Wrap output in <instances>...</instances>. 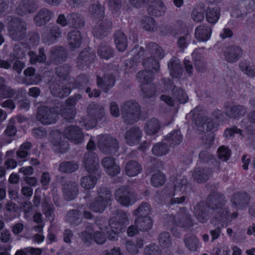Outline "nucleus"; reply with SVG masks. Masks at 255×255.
<instances>
[{
	"mask_svg": "<svg viewBox=\"0 0 255 255\" xmlns=\"http://www.w3.org/2000/svg\"><path fill=\"white\" fill-rule=\"evenodd\" d=\"M64 136L75 144H79L84 141V135L82 129L77 126L67 127L64 132Z\"/></svg>",
	"mask_w": 255,
	"mask_h": 255,
	"instance_id": "8",
	"label": "nucleus"
},
{
	"mask_svg": "<svg viewBox=\"0 0 255 255\" xmlns=\"http://www.w3.org/2000/svg\"><path fill=\"white\" fill-rule=\"evenodd\" d=\"M148 48L150 50L153 58L147 59L143 62L144 67L152 68V71L158 70L159 65L158 60L161 59L163 57L162 49L160 47L155 43H150L148 45Z\"/></svg>",
	"mask_w": 255,
	"mask_h": 255,
	"instance_id": "5",
	"label": "nucleus"
},
{
	"mask_svg": "<svg viewBox=\"0 0 255 255\" xmlns=\"http://www.w3.org/2000/svg\"><path fill=\"white\" fill-rule=\"evenodd\" d=\"M211 29L205 25H200L196 28L195 32V37L200 41L208 40L211 35Z\"/></svg>",
	"mask_w": 255,
	"mask_h": 255,
	"instance_id": "18",
	"label": "nucleus"
},
{
	"mask_svg": "<svg viewBox=\"0 0 255 255\" xmlns=\"http://www.w3.org/2000/svg\"><path fill=\"white\" fill-rule=\"evenodd\" d=\"M230 250L228 246H223L215 248L212 255H229Z\"/></svg>",
	"mask_w": 255,
	"mask_h": 255,
	"instance_id": "60",
	"label": "nucleus"
},
{
	"mask_svg": "<svg viewBox=\"0 0 255 255\" xmlns=\"http://www.w3.org/2000/svg\"><path fill=\"white\" fill-rule=\"evenodd\" d=\"M115 82V79L111 75L104 77V79L100 77H98L97 79V84L98 87L105 91H107L109 89L112 88L114 85Z\"/></svg>",
	"mask_w": 255,
	"mask_h": 255,
	"instance_id": "30",
	"label": "nucleus"
},
{
	"mask_svg": "<svg viewBox=\"0 0 255 255\" xmlns=\"http://www.w3.org/2000/svg\"><path fill=\"white\" fill-rule=\"evenodd\" d=\"M249 202V197L245 193L236 194L232 199V203L237 208H242L247 205Z\"/></svg>",
	"mask_w": 255,
	"mask_h": 255,
	"instance_id": "23",
	"label": "nucleus"
},
{
	"mask_svg": "<svg viewBox=\"0 0 255 255\" xmlns=\"http://www.w3.org/2000/svg\"><path fill=\"white\" fill-rule=\"evenodd\" d=\"M192 18L195 21L201 22L204 18V9L201 6L196 7L192 12Z\"/></svg>",
	"mask_w": 255,
	"mask_h": 255,
	"instance_id": "44",
	"label": "nucleus"
},
{
	"mask_svg": "<svg viewBox=\"0 0 255 255\" xmlns=\"http://www.w3.org/2000/svg\"><path fill=\"white\" fill-rule=\"evenodd\" d=\"M13 95V90L7 85L5 80L3 78L0 77V98L3 99Z\"/></svg>",
	"mask_w": 255,
	"mask_h": 255,
	"instance_id": "29",
	"label": "nucleus"
},
{
	"mask_svg": "<svg viewBox=\"0 0 255 255\" xmlns=\"http://www.w3.org/2000/svg\"><path fill=\"white\" fill-rule=\"evenodd\" d=\"M168 68L171 75L173 77H177L182 73L180 61L178 59H171L168 63Z\"/></svg>",
	"mask_w": 255,
	"mask_h": 255,
	"instance_id": "33",
	"label": "nucleus"
},
{
	"mask_svg": "<svg viewBox=\"0 0 255 255\" xmlns=\"http://www.w3.org/2000/svg\"><path fill=\"white\" fill-rule=\"evenodd\" d=\"M135 225L140 231H147L152 226V220L150 217L136 218L135 220Z\"/></svg>",
	"mask_w": 255,
	"mask_h": 255,
	"instance_id": "27",
	"label": "nucleus"
},
{
	"mask_svg": "<svg viewBox=\"0 0 255 255\" xmlns=\"http://www.w3.org/2000/svg\"><path fill=\"white\" fill-rule=\"evenodd\" d=\"M69 71V68L68 66H61L57 69L56 73L58 76L62 77L67 75Z\"/></svg>",
	"mask_w": 255,
	"mask_h": 255,
	"instance_id": "64",
	"label": "nucleus"
},
{
	"mask_svg": "<svg viewBox=\"0 0 255 255\" xmlns=\"http://www.w3.org/2000/svg\"><path fill=\"white\" fill-rule=\"evenodd\" d=\"M141 171L139 164L135 161L128 162L126 165V174L131 177L137 175Z\"/></svg>",
	"mask_w": 255,
	"mask_h": 255,
	"instance_id": "25",
	"label": "nucleus"
},
{
	"mask_svg": "<svg viewBox=\"0 0 255 255\" xmlns=\"http://www.w3.org/2000/svg\"><path fill=\"white\" fill-rule=\"evenodd\" d=\"M36 117L42 124L49 125L56 122L57 113H38Z\"/></svg>",
	"mask_w": 255,
	"mask_h": 255,
	"instance_id": "22",
	"label": "nucleus"
},
{
	"mask_svg": "<svg viewBox=\"0 0 255 255\" xmlns=\"http://www.w3.org/2000/svg\"><path fill=\"white\" fill-rule=\"evenodd\" d=\"M102 164L106 173L109 175L115 176L120 173L121 168L114 158L105 157L103 160Z\"/></svg>",
	"mask_w": 255,
	"mask_h": 255,
	"instance_id": "13",
	"label": "nucleus"
},
{
	"mask_svg": "<svg viewBox=\"0 0 255 255\" xmlns=\"http://www.w3.org/2000/svg\"><path fill=\"white\" fill-rule=\"evenodd\" d=\"M53 15V13L48 9L43 8L39 10L34 17V21L37 25L41 26L49 21Z\"/></svg>",
	"mask_w": 255,
	"mask_h": 255,
	"instance_id": "17",
	"label": "nucleus"
},
{
	"mask_svg": "<svg viewBox=\"0 0 255 255\" xmlns=\"http://www.w3.org/2000/svg\"><path fill=\"white\" fill-rule=\"evenodd\" d=\"M134 214L137 217L136 218L149 217V215L151 214V207L146 203H142L135 210Z\"/></svg>",
	"mask_w": 255,
	"mask_h": 255,
	"instance_id": "35",
	"label": "nucleus"
},
{
	"mask_svg": "<svg viewBox=\"0 0 255 255\" xmlns=\"http://www.w3.org/2000/svg\"><path fill=\"white\" fill-rule=\"evenodd\" d=\"M38 7V4L34 0H23L16 8V12L19 15H24L27 13H32Z\"/></svg>",
	"mask_w": 255,
	"mask_h": 255,
	"instance_id": "11",
	"label": "nucleus"
},
{
	"mask_svg": "<svg viewBox=\"0 0 255 255\" xmlns=\"http://www.w3.org/2000/svg\"><path fill=\"white\" fill-rule=\"evenodd\" d=\"M141 25L143 28L148 31H154L157 28L154 20L151 17H146L143 19Z\"/></svg>",
	"mask_w": 255,
	"mask_h": 255,
	"instance_id": "46",
	"label": "nucleus"
},
{
	"mask_svg": "<svg viewBox=\"0 0 255 255\" xmlns=\"http://www.w3.org/2000/svg\"><path fill=\"white\" fill-rule=\"evenodd\" d=\"M141 137V131L137 128H133L128 130L125 136L126 142L130 145L137 144Z\"/></svg>",
	"mask_w": 255,
	"mask_h": 255,
	"instance_id": "14",
	"label": "nucleus"
},
{
	"mask_svg": "<svg viewBox=\"0 0 255 255\" xmlns=\"http://www.w3.org/2000/svg\"><path fill=\"white\" fill-rule=\"evenodd\" d=\"M79 212L80 215L76 211L73 210L70 211L67 215V221L71 223L76 224L79 222L81 214H83L84 217L87 219H91L92 217L91 213L89 211H87L85 208H81Z\"/></svg>",
	"mask_w": 255,
	"mask_h": 255,
	"instance_id": "16",
	"label": "nucleus"
},
{
	"mask_svg": "<svg viewBox=\"0 0 255 255\" xmlns=\"http://www.w3.org/2000/svg\"><path fill=\"white\" fill-rule=\"evenodd\" d=\"M174 100L166 95H162L161 100L169 106H173L174 101L179 102L181 104H184L188 101V96L185 91L181 88L175 87L173 90Z\"/></svg>",
	"mask_w": 255,
	"mask_h": 255,
	"instance_id": "7",
	"label": "nucleus"
},
{
	"mask_svg": "<svg viewBox=\"0 0 255 255\" xmlns=\"http://www.w3.org/2000/svg\"><path fill=\"white\" fill-rule=\"evenodd\" d=\"M115 43L117 49L120 51H124L127 46V39L125 34L121 31L115 34Z\"/></svg>",
	"mask_w": 255,
	"mask_h": 255,
	"instance_id": "36",
	"label": "nucleus"
},
{
	"mask_svg": "<svg viewBox=\"0 0 255 255\" xmlns=\"http://www.w3.org/2000/svg\"><path fill=\"white\" fill-rule=\"evenodd\" d=\"M78 165L72 162L62 163L59 168L60 171L62 172L71 173L78 169Z\"/></svg>",
	"mask_w": 255,
	"mask_h": 255,
	"instance_id": "42",
	"label": "nucleus"
},
{
	"mask_svg": "<svg viewBox=\"0 0 255 255\" xmlns=\"http://www.w3.org/2000/svg\"><path fill=\"white\" fill-rule=\"evenodd\" d=\"M230 152L227 147L224 146H221L218 149V156L223 160H227L230 156Z\"/></svg>",
	"mask_w": 255,
	"mask_h": 255,
	"instance_id": "58",
	"label": "nucleus"
},
{
	"mask_svg": "<svg viewBox=\"0 0 255 255\" xmlns=\"http://www.w3.org/2000/svg\"><path fill=\"white\" fill-rule=\"evenodd\" d=\"M111 26L110 22L107 20H100L93 29V32L96 36H102L104 32L108 30Z\"/></svg>",
	"mask_w": 255,
	"mask_h": 255,
	"instance_id": "26",
	"label": "nucleus"
},
{
	"mask_svg": "<svg viewBox=\"0 0 255 255\" xmlns=\"http://www.w3.org/2000/svg\"><path fill=\"white\" fill-rule=\"evenodd\" d=\"M165 181V178L163 173L158 172L153 175L151 182L155 187H158L162 185Z\"/></svg>",
	"mask_w": 255,
	"mask_h": 255,
	"instance_id": "43",
	"label": "nucleus"
},
{
	"mask_svg": "<svg viewBox=\"0 0 255 255\" xmlns=\"http://www.w3.org/2000/svg\"><path fill=\"white\" fill-rule=\"evenodd\" d=\"M127 251L131 255H134L138 252L136 246L130 241H127L126 245Z\"/></svg>",
	"mask_w": 255,
	"mask_h": 255,
	"instance_id": "62",
	"label": "nucleus"
},
{
	"mask_svg": "<svg viewBox=\"0 0 255 255\" xmlns=\"http://www.w3.org/2000/svg\"><path fill=\"white\" fill-rule=\"evenodd\" d=\"M99 230L94 232V229L91 227H88L86 230L82 233L81 238L82 240L86 242H91L93 239L95 241L99 244H103L106 240L105 233L106 232L110 240H116L118 239V233H120L124 225L116 221L115 218H112L109 222V228L104 226L100 223H98Z\"/></svg>",
	"mask_w": 255,
	"mask_h": 255,
	"instance_id": "2",
	"label": "nucleus"
},
{
	"mask_svg": "<svg viewBox=\"0 0 255 255\" xmlns=\"http://www.w3.org/2000/svg\"><path fill=\"white\" fill-rule=\"evenodd\" d=\"M174 222L178 227H188L192 225L190 218L187 216H184L181 218L179 217V216L178 215L175 217Z\"/></svg>",
	"mask_w": 255,
	"mask_h": 255,
	"instance_id": "48",
	"label": "nucleus"
},
{
	"mask_svg": "<svg viewBox=\"0 0 255 255\" xmlns=\"http://www.w3.org/2000/svg\"><path fill=\"white\" fill-rule=\"evenodd\" d=\"M81 34L78 30H73L69 33L68 41L71 49H75L80 45Z\"/></svg>",
	"mask_w": 255,
	"mask_h": 255,
	"instance_id": "28",
	"label": "nucleus"
},
{
	"mask_svg": "<svg viewBox=\"0 0 255 255\" xmlns=\"http://www.w3.org/2000/svg\"><path fill=\"white\" fill-rule=\"evenodd\" d=\"M225 59L229 63H235L241 57L242 54V49L237 46H228L223 50Z\"/></svg>",
	"mask_w": 255,
	"mask_h": 255,
	"instance_id": "10",
	"label": "nucleus"
},
{
	"mask_svg": "<svg viewBox=\"0 0 255 255\" xmlns=\"http://www.w3.org/2000/svg\"><path fill=\"white\" fill-rule=\"evenodd\" d=\"M240 70L246 75L251 78L255 77V65L248 60L241 61L239 63Z\"/></svg>",
	"mask_w": 255,
	"mask_h": 255,
	"instance_id": "20",
	"label": "nucleus"
},
{
	"mask_svg": "<svg viewBox=\"0 0 255 255\" xmlns=\"http://www.w3.org/2000/svg\"><path fill=\"white\" fill-rule=\"evenodd\" d=\"M137 78L141 80L143 79L145 82H148L152 79V74L151 72L142 71L138 73Z\"/></svg>",
	"mask_w": 255,
	"mask_h": 255,
	"instance_id": "61",
	"label": "nucleus"
},
{
	"mask_svg": "<svg viewBox=\"0 0 255 255\" xmlns=\"http://www.w3.org/2000/svg\"><path fill=\"white\" fill-rule=\"evenodd\" d=\"M78 192L77 185L75 183L65 184L64 186V194L65 198L72 200L75 198Z\"/></svg>",
	"mask_w": 255,
	"mask_h": 255,
	"instance_id": "24",
	"label": "nucleus"
},
{
	"mask_svg": "<svg viewBox=\"0 0 255 255\" xmlns=\"http://www.w3.org/2000/svg\"><path fill=\"white\" fill-rule=\"evenodd\" d=\"M92 174L83 177L81 184L85 189H92L95 186L99 174L98 172L91 173Z\"/></svg>",
	"mask_w": 255,
	"mask_h": 255,
	"instance_id": "21",
	"label": "nucleus"
},
{
	"mask_svg": "<svg viewBox=\"0 0 255 255\" xmlns=\"http://www.w3.org/2000/svg\"><path fill=\"white\" fill-rule=\"evenodd\" d=\"M98 145L100 149L105 153H111L113 148H116L118 145V141L107 135H101L98 136Z\"/></svg>",
	"mask_w": 255,
	"mask_h": 255,
	"instance_id": "9",
	"label": "nucleus"
},
{
	"mask_svg": "<svg viewBox=\"0 0 255 255\" xmlns=\"http://www.w3.org/2000/svg\"><path fill=\"white\" fill-rule=\"evenodd\" d=\"M29 55L30 58V62L31 64H34L37 62H42L45 60V56L42 49L39 50V56H36L35 53L31 51L29 52Z\"/></svg>",
	"mask_w": 255,
	"mask_h": 255,
	"instance_id": "50",
	"label": "nucleus"
},
{
	"mask_svg": "<svg viewBox=\"0 0 255 255\" xmlns=\"http://www.w3.org/2000/svg\"><path fill=\"white\" fill-rule=\"evenodd\" d=\"M140 107L137 103L133 101H128L121 106V110L123 112H137L140 110Z\"/></svg>",
	"mask_w": 255,
	"mask_h": 255,
	"instance_id": "41",
	"label": "nucleus"
},
{
	"mask_svg": "<svg viewBox=\"0 0 255 255\" xmlns=\"http://www.w3.org/2000/svg\"><path fill=\"white\" fill-rule=\"evenodd\" d=\"M90 11L93 13L95 17H97L99 18L103 17L104 14L103 7L98 4L93 5L90 7Z\"/></svg>",
	"mask_w": 255,
	"mask_h": 255,
	"instance_id": "54",
	"label": "nucleus"
},
{
	"mask_svg": "<svg viewBox=\"0 0 255 255\" xmlns=\"http://www.w3.org/2000/svg\"><path fill=\"white\" fill-rule=\"evenodd\" d=\"M165 9L164 3L159 0L153 2L148 10L152 15L159 16L162 15L165 12Z\"/></svg>",
	"mask_w": 255,
	"mask_h": 255,
	"instance_id": "32",
	"label": "nucleus"
},
{
	"mask_svg": "<svg viewBox=\"0 0 255 255\" xmlns=\"http://www.w3.org/2000/svg\"><path fill=\"white\" fill-rule=\"evenodd\" d=\"M225 108L226 111L231 112H240L245 110L243 106L235 105L232 102L226 103L225 104Z\"/></svg>",
	"mask_w": 255,
	"mask_h": 255,
	"instance_id": "56",
	"label": "nucleus"
},
{
	"mask_svg": "<svg viewBox=\"0 0 255 255\" xmlns=\"http://www.w3.org/2000/svg\"><path fill=\"white\" fill-rule=\"evenodd\" d=\"M80 123H83L82 126H84L87 129H89L96 126L97 121L93 118L92 115L88 114L86 118L82 119Z\"/></svg>",
	"mask_w": 255,
	"mask_h": 255,
	"instance_id": "45",
	"label": "nucleus"
},
{
	"mask_svg": "<svg viewBox=\"0 0 255 255\" xmlns=\"http://www.w3.org/2000/svg\"><path fill=\"white\" fill-rule=\"evenodd\" d=\"M224 197L222 196H219L218 198H214L211 208L210 209L209 212L212 214L211 223L217 227L216 229L210 231L213 241L219 237L220 228L228 226L233 219L237 217V214L235 212L231 215L229 214L228 209L224 206Z\"/></svg>",
	"mask_w": 255,
	"mask_h": 255,
	"instance_id": "1",
	"label": "nucleus"
},
{
	"mask_svg": "<svg viewBox=\"0 0 255 255\" xmlns=\"http://www.w3.org/2000/svg\"><path fill=\"white\" fill-rule=\"evenodd\" d=\"M220 16V9L218 7H210L206 12V19L211 23H216Z\"/></svg>",
	"mask_w": 255,
	"mask_h": 255,
	"instance_id": "34",
	"label": "nucleus"
},
{
	"mask_svg": "<svg viewBox=\"0 0 255 255\" xmlns=\"http://www.w3.org/2000/svg\"><path fill=\"white\" fill-rule=\"evenodd\" d=\"M184 243L186 248L191 252L197 251L200 246L198 239L193 236L186 238Z\"/></svg>",
	"mask_w": 255,
	"mask_h": 255,
	"instance_id": "38",
	"label": "nucleus"
},
{
	"mask_svg": "<svg viewBox=\"0 0 255 255\" xmlns=\"http://www.w3.org/2000/svg\"><path fill=\"white\" fill-rule=\"evenodd\" d=\"M98 54L102 58L108 59L112 56L113 53L110 47L105 46L98 50Z\"/></svg>",
	"mask_w": 255,
	"mask_h": 255,
	"instance_id": "57",
	"label": "nucleus"
},
{
	"mask_svg": "<svg viewBox=\"0 0 255 255\" xmlns=\"http://www.w3.org/2000/svg\"><path fill=\"white\" fill-rule=\"evenodd\" d=\"M145 253L148 255H160V252L158 247L154 244H151L146 247Z\"/></svg>",
	"mask_w": 255,
	"mask_h": 255,
	"instance_id": "59",
	"label": "nucleus"
},
{
	"mask_svg": "<svg viewBox=\"0 0 255 255\" xmlns=\"http://www.w3.org/2000/svg\"><path fill=\"white\" fill-rule=\"evenodd\" d=\"M61 32L57 26H54L50 31L45 32L43 34V39L45 43H50L55 41L61 37Z\"/></svg>",
	"mask_w": 255,
	"mask_h": 255,
	"instance_id": "19",
	"label": "nucleus"
},
{
	"mask_svg": "<svg viewBox=\"0 0 255 255\" xmlns=\"http://www.w3.org/2000/svg\"><path fill=\"white\" fill-rule=\"evenodd\" d=\"M26 30L25 23L18 18H12L8 25L10 36L14 40H19L23 36Z\"/></svg>",
	"mask_w": 255,
	"mask_h": 255,
	"instance_id": "6",
	"label": "nucleus"
},
{
	"mask_svg": "<svg viewBox=\"0 0 255 255\" xmlns=\"http://www.w3.org/2000/svg\"><path fill=\"white\" fill-rule=\"evenodd\" d=\"M152 152L155 155L161 156L168 152V148L163 143H157L153 147Z\"/></svg>",
	"mask_w": 255,
	"mask_h": 255,
	"instance_id": "49",
	"label": "nucleus"
},
{
	"mask_svg": "<svg viewBox=\"0 0 255 255\" xmlns=\"http://www.w3.org/2000/svg\"><path fill=\"white\" fill-rule=\"evenodd\" d=\"M160 128L159 121L156 119H151L146 125L145 131L148 134H154L156 133Z\"/></svg>",
	"mask_w": 255,
	"mask_h": 255,
	"instance_id": "37",
	"label": "nucleus"
},
{
	"mask_svg": "<svg viewBox=\"0 0 255 255\" xmlns=\"http://www.w3.org/2000/svg\"><path fill=\"white\" fill-rule=\"evenodd\" d=\"M159 242L162 248L168 247L170 245L169 234L167 232L161 233L159 236Z\"/></svg>",
	"mask_w": 255,
	"mask_h": 255,
	"instance_id": "52",
	"label": "nucleus"
},
{
	"mask_svg": "<svg viewBox=\"0 0 255 255\" xmlns=\"http://www.w3.org/2000/svg\"><path fill=\"white\" fill-rule=\"evenodd\" d=\"M68 24L78 27L83 26L84 22L82 16L77 13H73L68 16Z\"/></svg>",
	"mask_w": 255,
	"mask_h": 255,
	"instance_id": "39",
	"label": "nucleus"
},
{
	"mask_svg": "<svg viewBox=\"0 0 255 255\" xmlns=\"http://www.w3.org/2000/svg\"><path fill=\"white\" fill-rule=\"evenodd\" d=\"M99 194V197L90 203L88 208L95 212L101 213L112 199V195L109 190L105 188L100 189Z\"/></svg>",
	"mask_w": 255,
	"mask_h": 255,
	"instance_id": "3",
	"label": "nucleus"
},
{
	"mask_svg": "<svg viewBox=\"0 0 255 255\" xmlns=\"http://www.w3.org/2000/svg\"><path fill=\"white\" fill-rule=\"evenodd\" d=\"M174 191L177 193L183 192L185 191L187 185V179L179 177L173 182Z\"/></svg>",
	"mask_w": 255,
	"mask_h": 255,
	"instance_id": "40",
	"label": "nucleus"
},
{
	"mask_svg": "<svg viewBox=\"0 0 255 255\" xmlns=\"http://www.w3.org/2000/svg\"><path fill=\"white\" fill-rule=\"evenodd\" d=\"M115 197L118 203L125 206L132 205L136 200L135 194L128 186L118 188L115 192Z\"/></svg>",
	"mask_w": 255,
	"mask_h": 255,
	"instance_id": "4",
	"label": "nucleus"
},
{
	"mask_svg": "<svg viewBox=\"0 0 255 255\" xmlns=\"http://www.w3.org/2000/svg\"><path fill=\"white\" fill-rule=\"evenodd\" d=\"M192 116L194 119L196 118L198 119L195 120V124L200 128L199 130L203 131L205 130L208 131L211 130L214 128V126L212 119H204L200 116L199 114L197 113H194Z\"/></svg>",
	"mask_w": 255,
	"mask_h": 255,
	"instance_id": "15",
	"label": "nucleus"
},
{
	"mask_svg": "<svg viewBox=\"0 0 255 255\" xmlns=\"http://www.w3.org/2000/svg\"><path fill=\"white\" fill-rule=\"evenodd\" d=\"M194 213L196 217L200 222L205 223L207 221L208 212L202 204H199L195 206Z\"/></svg>",
	"mask_w": 255,
	"mask_h": 255,
	"instance_id": "31",
	"label": "nucleus"
},
{
	"mask_svg": "<svg viewBox=\"0 0 255 255\" xmlns=\"http://www.w3.org/2000/svg\"><path fill=\"white\" fill-rule=\"evenodd\" d=\"M235 133L242 134V131L240 129H238L234 127L227 129L224 132V135L227 137H231Z\"/></svg>",
	"mask_w": 255,
	"mask_h": 255,
	"instance_id": "63",
	"label": "nucleus"
},
{
	"mask_svg": "<svg viewBox=\"0 0 255 255\" xmlns=\"http://www.w3.org/2000/svg\"><path fill=\"white\" fill-rule=\"evenodd\" d=\"M190 39V36L188 33L184 34L183 35L181 36L177 41L178 47L181 50L185 48L189 43Z\"/></svg>",
	"mask_w": 255,
	"mask_h": 255,
	"instance_id": "55",
	"label": "nucleus"
},
{
	"mask_svg": "<svg viewBox=\"0 0 255 255\" xmlns=\"http://www.w3.org/2000/svg\"><path fill=\"white\" fill-rule=\"evenodd\" d=\"M98 161L96 155L91 151H89L84 156V166L89 173L97 172Z\"/></svg>",
	"mask_w": 255,
	"mask_h": 255,
	"instance_id": "12",
	"label": "nucleus"
},
{
	"mask_svg": "<svg viewBox=\"0 0 255 255\" xmlns=\"http://www.w3.org/2000/svg\"><path fill=\"white\" fill-rule=\"evenodd\" d=\"M31 146V143L29 142H25L22 144L16 153L17 157L20 158H24L27 157L28 155V151L30 149Z\"/></svg>",
	"mask_w": 255,
	"mask_h": 255,
	"instance_id": "47",
	"label": "nucleus"
},
{
	"mask_svg": "<svg viewBox=\"0 0 255 255\" xmlns=\"http://www.w3.org/2000/svg\"><path fill=\"white\" fill-rule=\"evenodd\" d=\"M52 134L55 140V141H53L54 144L55 145H59L60 148H61L60 149V151L64 152L68 148V144L67 143L61 144V143L59 141V138H60L61 136V133L59 131L56 130L54 131Z\"/></svg>",
	"mask_w": 255,
	"mask_h": 255,
	"instance_id": "53",
	"label": "nucleus"
},
{
	"mask_svg": "<svg viewBox=\"0 0 255 255\" xmlns=\"http://www.w3.org/2000/svg\"><path fill=\"white\" fill-rule=\"evenodd\" d=\"M167 137L172 144H179L182 140L181 132L179 130L174 131L169 134Z\"/></svg>",
	"mask_w": 255,
	"mask_h": 255,
	"instance_id": "51",
	"label": "nucleus"
}]
</instances>
